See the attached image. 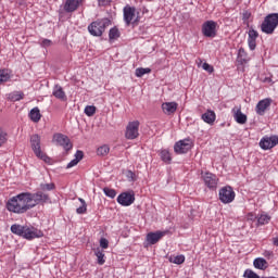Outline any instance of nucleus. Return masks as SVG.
I'll list each match as a JSON object with an SVG mask.
<instances>
[{"label":"nucleus","mask_w":278,"mask_h":278,"mask_svg":"<svg viewBox=\"0 0 278 278\" xmlns=\"http://www.w3.org/2000/svg\"><path fill=\"white\" fill-rule=\"evenodd\" d=\"M36 204L31 203V192H22L10 198L7 202V210L13 214H25L29 210H34Z\"/></svg>","instance_id":"1"},{"label":"nucleus","mask_w":278,"mask_h":278,"mask_svg":"<svg viewBox=\"0 0 278 278\" xmlns=\"http://www.w3.org/2000/svg\"><path fill=\"white\" fill-rule=\"evenodd\" d=\"M11 231L15 236H20L21 238H25V240H34L35 238H42L45 233L41 232V230H38L34 227L28 226H22L18 224H13L11 226Z\"/></svg>","instance_id":"2"},{"label":"nucleus","mask_w":278,"mask_h":278,"mask_svg":"<svg viewBox=\"0 0 278 278\" xmlns=\"http://www.w3.org/2000/svg\"><path fill=\"white\" fill-rule=\"evenodd\" d=\"M278 27V13H270L267 16H265L263 23L261 24V31L263 34H267V36H270L275 34V30Z\"/></svg>","instance_id":"3"},{"label":"nucleus","mask_w":278,"mask_h":278,"mask_svg":"<svg viewBox=\"0 0 278 278\" xmlns=\"http://www.w3.org/2000/svg\"><path fill=\"white\" fill-rule=\"evenodd\" d=\"M109 25L110 20H98L88 26V31L91 36L101 37L103 36V31H105V27Z\"/></svg>","instance_id":"4"},{"label":"nucleus","mask_w":278,"mask_h":278,"mask_svg":"<svg viewBox=\"0 0 278 278\" xmlns=\"http://www.w3.org/2000/svg\"><path fill=\"white\" fill-rule=\"evenodd\" d=\"M30 147L39 160H42L43 162H49V160H51L47 154L42 153L40 148V137L37 134L30 137Z\"/></svg>","instance_id":"5"},{"label":"nucleus","mask_w":278,"mask_h":278,"mask_svg":"<svg viewBox=\"0 0 278 278\" xmlns=\"http://www.w3.org/2000/svg\"><path fill=\"white\" fill-rule=\"evenodd\" d=\"M218 197L219 201L224 204L233 203L236 199V191H233L231 186H226L219 189Z\"/></svg>","instance_id":"6"},{"label":"nucleus","mask_w":278,"mask_h":278,"mask_svg":"<svg viewBox=\"0 0 278 278\" xmlns=\"http://www.w3.org/2000/svg\"><path fill=\"white\" fill-rule=\"evenodd\" d=\"M218 23L215 21H206L202 24V34L205 38H216Z\"/></svg>","instance_id":"7"},{"label":"nucleus","mask_w":278,"mask_h":278,"mask_svg":"<svg viewBox=\"0 0 278 278\" xmlns=\"http://www.w3.org/2000/svg\"><path fill=\"white\" fill-rule=\"evenodd\" d=\"M139 129H140L139 121L130 122L126 127L125 138H127V140H136V138L140 136V134L138 132Z\"/></svg>","instance_id":"8"},{"label":"nucleus","mask_w":278,"mask_h":278,"mask_svg":"<svg viewBox=\"0 0 278 278\" xmlns=\"http://www.w3.org/2000/svg\"><path fill=\"white\" fill-rule=\"evenodd\" d=\"M30 203L35 205V207L36 205H45V203H51V198L42 191H37L30 193Z\"/></svg>","instance_id":"9"},{"label":"nucleus","mask_w":278,"mask_h":278,"mask_svg":"<svg viewBox=\"0 0 278 278\" xmlns=\"http://www.w3.org/2000/svg\"><path fill=\"white\" fill-rule=\"evenodd\" d=\"M202 179L204 185L208 188V190H216L218 188V177L210 172L202 173Z\"/></svg>","instance_id":"10"},{"label":"nucleus","mask_w":278,"mask_h":278,"mask_svg":"<svg viewBox=\"0 0 278 278\" xmlns=\"http://www.w3.org/2000/svg\"><path fill=\"white\" fill-rule=\"evenodd\" d=\"M134 201H136V194L132 191L122 192L117 197V203L123 205V207H129V205H132Z\"/></svg>","instance_id":"11"},{"label":"nucleus","mask_w":278,"mask_h":278,"mask_svg":"<svg viewBox=\"0 0 278 278\" xmlns=\"http://www.w3.org/2000/svg\"><path fill=\"white\" fill-rule=\"evenodd\" d=\"M53 140L59 147H63L65 151H71V149H73V143H71V139L66 135L55 134Z\"/></svg>","instance_id":"12"},{"label":"nucleus","mask_w":278,"mask_h":278,"mask_svg":"<svg viewBox=\"0 0 278 278\" xmlns=\"http://www.w3.org/2000/svg\"><path fill=\"white\" fill-rule=\"evenodd\" d=\"M190 149H192V146L190 144V139H182L180 141H177L174 146V151L178 155L188 153Z\"/></svg>","instance_id":"13"},{"label":"nucleus","mask_w":278,"mask_h":278,"mask_svg":"<svg viewBox=\"0 0 278 278\" xmlns=\"http://www.w3.org/2000/svg\"><path fill=\"white\" fill-rule=\"evenodd\" d=\"M84 1L85 0H66L63 5V10L67 14H73V12H77L79 5L84 4Z\"/></svg>","instance_id":"14"},{"label":"nucleus","mask_w":278,"mask_h":278,"mask_svg":"<svg viewBox=\"0 0 278 278\" xmlns=\"http://www.w3.org/2000/svg\"><path fill=\"white\" fill-rule=\"evenodd\" d=\"M124 12V23L129 27L131 25V21H134V17L136 16V8L127 4L123 9Z\"/></svg>","instance_id":"15"},{"label":"nucleus","mask_w":278,"mask_h":278,"mask_svg":"<svg viewBox=\"0 0 278 278\" xmlns=\"http://www.w3.org/2000/svg\"><path fill=\"white\" fill-rule=\"evenodd\" d=\"M271 103L273 100L270 98H266L264 100L258 101L255 108L256 114H258V116H264V114H266V110L270 108Z\"/></svg>","instance_id":"16"},{"label":"nucleus","mask_w":278,"mask_h":278,"mask_svg":"<svg viewBox=\"0 0 278 278\" xmlns=\"http://www.w3.org/2000/svg\"><path fill=\"white\" fill-rule=\"evenodd\" d=\"M164 236H166V231L149 232L147 235V242L150 244H157V242H160Z\"/></svg>","instance_id":"17"},{"label":"nucleus","mask_w":278,"mask_h":278,"mask_svg":"<svg viewBox=\"0 0 278 278\" xmlns=\"http://www.w3.org/2000/svg\"><path fill=\"white\" fill-rule=\"evenodd\" d=\"M233 118L238 125H245L248 117L247 114L242 113L241 109H232Z\"/></svg>","instance_id":"18"},{"label":"nucleus","mask_w":278,"mask_h":278,"mask_svg":"<svg viewBox=\"0 0 278 278\" xmlns=\"http://www.w3.org/2000/svg\"><path fill=\"white\" fill-rule=\"evenodd\" d=\"M178 105L179 104H177V102H164L162 104V110L164 114H167L168 116H170V114H175V112H177Z\"/></svg>","instance_id":"19"},{"label":"nucleus","mask_w":278,"mask_h":278,"mask_svg":"<svg viewBox=\"0 0 278 278\" xmlns=\"http://www.w3.org/2000/svg\"><path fill=\"white\" fill-rule=\"evenodd\" d=\"M201 118L204 121V123H207V125H214L216 121V113L212 110H207L204 114H202Z\"/></svg>","instance_id":"20"},{"label":"nucleus","mask_w":278,"mask_h":278,"mask_svg":"<svg viewBox=\"0 0 278 278\" xmlns=\"http://www.w3.org/2000/svg\"><path fill=\"white\" fill-rule=\"evenodd\" d=\"M253 266L258 270H266L268 268V261L264 257H257L253 261Z\"/></svg>","instance_id":"21"},{"label":"nucleus","mask_w":278,"mask_h":278,"mask_svg":"<svg viewBox=\"0 0 278 278\" xmlns=\"http://www.w3.org/2000/svg\"><path fill=\"white\" fill-rule=\"evenodd\" d=\"M52 94L53 97H55V99H60L61 101H64V99H66V93L60 85L54 86Z\"/></svg>","instance_id":"22"},{"label":"nucleus","mask_w":278,"mask_h":278,"mask_svg":"<svg viewBox=\"0 0 278 278\" xmlns=\"http://www.w3.org/2000/svg\"><path fill=\"white\" fill-rule=\"evenodd\" d=\"M29 118H30V121H33V123L40 122V118H42V115L40 114V109H38V106L30 110Z\"/></svg>","instance_id":"23"},{"label":"nucleus","mask_w":278,"mask_h":278,"mask_svg":"<svg viewBox=\"0 0 278 278\" xmlns=\"http://www.w3.org/2000/svg\"><path fill=\"white\" fill-rule=\"evenodd\" d=\"M9 101H22V99H25V93L23 91H13L8 97Z\"/></svg>","instance_id":"24"},{"label":"nucleus","mask_w":278,"mask_h":278,"mask_svg":"<svg viewBox=\"0 0 278 278\" xmlns=\"http://www.w3.org/2000/svg\"><path fill=\"white\" fill-rule=\"evenodd\" d=\"M160 157L165 164H170V162H173V156H170V152L166 149L160 151Z\"/></svg>","instance_id":"25"},{"label":"nucleus","mask_w":278,"mask_h":278,"mask_svg":"<svg viewBox=\"0 0 278 278\" xmlns=\"http://www.w3.org/2000/svg\"><path fill=\"white\" fill-rule=\"evenodd\" d=\"M260 147L263 149V151H268V149H273V146L270 143V137H264L260 141Z\"/></svg>","instance_id":"26"},{"label":"nucleus","mask_w":278,"mask_h":278,"mask_svg":"<svg viewBox=\"0 0 278 278\" xmlns=\"http://www.w3.org/2000/svg\"><path fill=\"white\" fill-rule=\"evenodd\" d=\"M94 255H96V257H98V264H99V266H103V264H105V254L103 253V250H101V249H97L96 251H94Z\"/></svg>","instance_id":"27"},{"label":"nucleus","mask_w":278,"mask_h":278,"mask_svg":"<svg viewBox=\"0 0 278 278\" xmlns=\"http://www.w3.org/2000/svg\"><path fill=\"white\" fill-rule=\"evenodd\" d=\"M121 38V30L117 27H113L109 31V40H118Z\"/></svg>","instance_id":"28"},{"label":"nucleus","mask_w":278,"mask_h":278,"mask_svg":"<svg viewBox=\"0 0 278 278\" xmlns=\"http://www.w3.org/2000/svg\"><path fill=\"white\" fill-rule=\"evenodd\" d=\"M110 153V146L104 144L97 149V155H100L101 157H105Z\"/></svg>","instance_id":"29"},{"label":"nucleus","mask_w":278,"mask_h":278,"mask_svg":"<svg viewBox=\"0 0 278 278\" xmlns=\"http://www.w3.org/2000/svg\"><path fill=\"white\" fill-rule=\"evenodd\" d=\"M169 262L172 264H184L186 262V256H184L182 254L177 255V256H169Z\"/></svg>","instance_id":"30"},{"label":"nucleus","mask_w":278,"mask_h":278,"mask_svg":"<svg viewBox=\"0 0 278 278\" xmlns=\"http://www.w3.org/2000/svg\"><path fill=\"white\" fill-rule=\"evenodd\" d=\"M78 201H80L81 205L76 208V214H86V212H88V205L86 204V200L79 198Z\"/></svg>","instance_id":"31"},{"label":"nucleus","mask_w":278,"mask_h":278,"mask_svg":"<svg viewBox=\"0 0 278 278\" xmlns=\"http://www.w3.org/2000/svg\"><path fill=\"white\" fill-rule=\"evenodd\" d=\"M151 73V68L149 67H139L135 71L136 77H143V75H149Z\"/></svg>","instance_id":"32"},{"label":"nucleus","mask_w":278,"mask_h":278,"mask_svg":"<svg viewBox=\"0 0 278 278\" xmlns=\"http://www.w3.org/2000/svg\"><path fill=\"white\" fill-rule=\"evenodd\" d=\"M5 81H10V73L8 70H0V84H4Z\"/></svg>","instance_id":"33"},{"label":"nucleus","mask_w":278,"mask_h":278,"mask_svg":"<svg viewBox=\"0 0 278 278\" xmlns=\"http://www.w3.org/2000/svg\"><path fill=\"white\" fill-rule=\"evenodd\" d=\"M40 190H42L43 192H51V190H55V184H41Z\"/></svg>","instance_id":"34"},{"label":"nucleus","mask_w":278,"mask_h":278,"mask_svg":"<svg viewBox=\"0 0 278 278\" xmlns=\"http://www.w3.org/2000/svg\"><path fill=\"white\" fill-rule=\"evenodd\" d=\"M85 114H86V116H94V114H97V106L87 105L85 108Z\"/></svg>","instance_id":"35"},{"label":"nucleus","mask_w":278,"mask_h":278,"mask_svg":"<svg viewBox=\"0 0 278 278\" xmlns=\"http://www.w3.org/2000/svg\"><path fill=\"white\" fill-rule=\"evenodd\" d=\"M103 192L105 197H109V199H114L116 197V190L115 189H110L108 187L103 188Z\"/></svg>","instance_id":"36"},{"label":"nucleus","mask_w":278,"mask_h":278,"mask_svg":"<svg viewBox=\"0 0 278 278\" xmlns=\"http://www.w3.org/2000/svg\"><path fill=\"white\" fill-rule=\"evenodd\" d=\"M257 223L258 225H268L270 223V216L263 214L257 218Z\"/></svg>","instance_id":"37"},{"label":"nucleus","mask_w":278,"mask_h":278,"mask_svg":"<svg viewBox=\"0 0 278 278\" xmlns=\"http://www.w3.org/2000/svg\"><path fill=\"white\" fill-rule=\"evenodd\" d=\"M8 142V132L0 128V147H3Z\"/></svg>","instance_id":"38"},{"label":"nucleus","mask_w":278,"mask_h":278,"mask_svg":"<svg viewBox=\"0 0 278 278\" xmlns=\"http://www.w3.org/2000/svg\"><path fill=\"white\" fill-rule=\"evenodd\" d=\"M243 277L244 278H260V275H257L252 269H245V271L243 273Z\"/></svg>","instance_id":"39"},{"label":"nucleus","mask_w":278,"mask_h":278,"mask_svg":"<svg viewBox=\"0 0 278 278\" xmlns=\"http://www.w3.org/2000/svg\"><path fill=\"white\" fill-rule=\"evenodd\" d=\"M260 34L257 33V30L251 28L248 33V39H251V40H257Z\"/></svg>","instance_id":"40"},{"label":"nucleus","mask_w":278,"mask_h":278,"mask_svg":"<svg viewBox=\"0 0 278 278\" xmlns=\"http://www.w3.org/2000/svg\"><path fill=\"white\" fill-rule=\"evenodd\" d=\"M257 39H248V45H249V49L250 51H255L256 47H257Z\"/></svg>","instance_id":"41"},{"label":"nucleus","mask_w":278,"mask_h":278,"mask_svg":"<svg viewBox=\"0 0 278 278\" xmlns=\"http://www.w3.org/2000/svg\"><path fill=\"white\" fill-rule=\"evenodd\" d=\"M202 68L203 71H206V73H214V66L208 63H203Z\"/></svg>","instance_id":"42"},{"label":"nucleus","mask_w":278,"mask_h":278,"mask_svg":"<svg viewBox=\"0 0 278 278\" xmlns=\"http://www.w3.org/2000/svg\"><path fill=\"white\" fill-rule=\"evenodd\" d=\"M100 247H101V249H108L110 247V241H108V239H105V238H101Z\"/></svg>","instance_id":"43"},{"label":"nucleus","mask_w":278,"mask_h":278,"mask_svg":"<svg viewBox=\"0 0 278 278\" xmlns=\"http://www.w3.org/2000/svg\"><path fill=\"white\" fill-rule=\"evenodd\" d=\"M74 160H77L78 162H81L84 160V151L77 150L76 153H75V159Z\"/></svg>","instance_id":"44"},{"label":"nucleus","mask_w":278,"mask_h":278,"mask_svg":"<svg viewBox=\"0 0 278 278\" xmlns=\"http://www.w3.org/2000/svg\"><path fill=\"white\" fill-rule=\"evenodd\" d=\"M40 45H41V47L47 49V47H51V45H53V42L49 39H43Z\"/></svg>","instance_id":"45"},{"label":"nucleus","mask_w":278,"mask_h":278,"mask_svg":"<svg viewBox=\"0 0 278 278\" xmlns=\"http://www.w3.org/2000/svg\"><path fill=\"white\" fill-rule=\"evenodd\" d=\"M269 139H270V143H271V149L274 147H277V144H278V137L274 136V137H269Z\"/></svg>","instance_id":"46"},{"label":"nucleus","mask_w":278,"mask_h":278,"mask_svg":"<svg viewBox=\"0 0 278 278\" xmlns=\"http://www.w3.org/2000/svg\"><path fill=\"white\" fill-rule=\"evenodd\" d=\"M77 164H79V162L74 159L66 165V168H73V166H77Z\"/></svg>","instance_id":"47"},{"label":"nucleus","mask_w":278,"mask_h":278,"mask_svg":"<svg viewBox=\"0 0 278 278\" xmlns=\"http://www.w3.org/2000/svg\"><path fill=\"white\" fill-rule=\"evenodd\" d=\"M127 177H130V179H134V177H136V174H134V172L131 170H128Z\"/></svg>","instance_id":"48"},{"label":"nucleus","mask_w":278,"mask_h":278,"mask_svg":"<svg viewBox=\"0 0 278 278\" xmlns=\"http://www.w3.org/2000/svg\"><path fill=\"white\" fill-rule=\"evenodd\" d=\"M99 5H106L108 0H98Z\"/></svg>","instance_id":"49"},{"label":"nucleus","mask_w":278,"mask_h":278,"mask_svg":"<svg viewBox=\"0 0 278 278\" xmlns=\"http://www.w3.org/2000/svg\"><path fill=\"white\" fill-rule=\"evenodd\" d=\"M273 244L274 247H278V237L273 239Z\"/></svg>","instance_id":"50"},{"label":"nucleus","mask_w":278,"mask_h":278,"mask_svg":"<svg viewBox=\"0 0 278 278\" xmlns=\"http://www.w3.org/2000/svg\"><path fill=\"white\" fill-rule=\"evenodd\" d=\"M267 255H273V252H270V251H265V257H267Z\"/></svg>","instance_id":"51"},{"label":"nucleus","mask_w":278,"mask_h":278,"mask_svg":"<svg viewBox=\"0 0 278 278\" xmlns=\"http://www.w3.org/2000/svg\"><path fill=\"white\" fill-rule=\"evenodd\" d=\"M144 12H149V10H147V9H143V14H144Z\"/></svg>","instance_id":"52"},{"label":"nucleus","mask_w":278,"mask_h":278,"mask_svg":"<svg viewBox=\"0 0 278 278\" xmlns=\"http://www.w3.org/2000/svg\"><path fill=\"white\" fill-rule=\"evenodd\" d=\"M135 23H138V17L135 20Z\"/></svg>","instance_id":"53"},{"label":"nucleus","mask_w":278,"mask_h":278,"mask_svg":"<svg viewBox=\"0 0 278 278\" xmlns=\"http://www.w3.org/2000/svg\"><path fill=\"white\" fill-rule=\"evenodd\" d=\"M260 278H268V277H264V276H263V277H260Z\"/></svg>","instance_id":"54"}]
</instances>
